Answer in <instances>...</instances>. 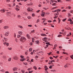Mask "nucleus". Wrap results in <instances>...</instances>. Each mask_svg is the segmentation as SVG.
<instances>
[{
	"label": "nucleus",
	"mask_w": 73,
	"mask_h": 73,
	"mask_svg": "<svg viewBox=\"0 0 73 73\" xmlns=\"http://www.w3.org/2000/svg\"><path fill=\"white\" fill-rule=\"evenodd\" d=\"M20 40L22 42H24L27 40V39L24 36H22L20 38Z\"/></svg>",
	"instance_id": "nucleus-1"
},
{
	"label": "nucleus",
	"mask_w": 73,
	"mask_h": 73,
	"mask_svg": "<svg viewBox=\"0 0 73 73\" xmlns=\"http://www.w3.org/2000/svg\"><path fill=\"white\" fill-rule=\"evenodd\" d=\"M42 40L44 41V42H47V40H48V38L46 37H45L44 38L42 39Z\"/></svg>",
	"instance_id": "nucleus-2"
},
{
	"label": "nucleus",
	"mask_w": 73,
	"mask_h": 73,
	"mask_svg": "<svg viewBox=\"0 0 73 73\" xmlns=\"http://www.w3.org/2000/svg\"><path fill=\"white\" fill-rule=\"evenodd\" d=\"M13 58L14 60H18L19 59V57L16 56H13Z\"/></svg>",
	"instance_id": "nucleus-3"
},
{
	"label": "nucleus",
	"mask_w": 73,
	"mask_h": 73,
	"mask_svg": "<svg viewBox=\"0 0 73 73\" xmlns=\"http://www.w3.org/2000/svg\"><path fill=\"white\" fill-rule=\"evenodd\" d=\"M33 9L32 8H31L30 7H29L27 9V11H28V12H31V11H33Z\"/></svg>",
	"instance_id": "nucleus-4"
},
{
	"label": "nucleus",
	"mask_w": 73,
	"mask_h": 73,
	"mask_svg": "<svg viewBox=\"0 0 73 73\" xmlns=\"http://www.w3.org/2000/svg\"><path fill=\"white\" fill-rule=\"evenodd\" d=\"M9 34V31H7L5 33V35L6 36H8Z\"/></svg>",
	"instance_id": "nucleus-5"
},
{
	"label": "nucleus",
	"mask_w": 73,
	"mask_h": 73,
	"mask_svg": "<svg viewBox=\"0 0 73 73\" xmlns=\"http://www.w3.org/2000/svg\"><path fill=\"white\" fill-rule=\"evenodd\" d=\"M45 14V13L44 12H42V13L41 14V16L42 17H44Z\"/></svg>",
	"instance_id": "nucleus-6"
},
{
	"label": "nucleus",
	"mask_w": 73,
	"mask_h": 73,
	"mask_svg": "<svg viewBox=\"0 0 73 73\" xmlns=\"http://www.w3.org/2000/svg\"><path fill=\"white\" fill-rule=\"evenodd\" d=\"M17 67H14L13 68V72H15V71H16V70H17Z\"/></svg>",
	"instance_id": "nucleus-7"
},
{
	"label": "nucleus",
	"mask_w": 73,
	"mask_h": 73,
	"mask_svg": "<svg viewBox=\"0 0 73 73\" xmlns=\"http://www.w3.org/2000/svg\"><path fill=\"white\" fill-rule=\"evenodd\" d=\"M41 36H46V34H45L44 33H41L40 34Z\"/></svg>",
	"instance_id": "nucleus-8"
},
{
	"label": "nucleus",
	"mask_w": 73,
	"mask_h": 73,
	"mask_svg": "<svg viewBox=\"0 0 73 73\" xmlns=\"http://www.w3.org/2000/svg\"><path fill=\"white\" fill-rule=\"evenodd\" d=\"M6 13L7 15H8V16H10V15H11V12H8Z\"/></svg>",
	"instance_id": "nucleus-9"
},
{
	"label": "nucleus",
	"mask_w": 73,
	"mask_h": 73,
	"mask_svg": "<svg viewBox=\"0 0 73 73\" xmlns=\"http://www.w3.org/2000/svg\"><path fill=\"white\" fill-rule=\"evenodd\" d=\"M18 34H20L21 35H22L23 34V32L21 31H19L18 32Z\"/></svg>",
	"instance_id": "nucleus-10"
},
{
	"label": "nucleus",
	"mask_w": 73,
	"mask_h": 73,
	"mask_svg": "<svg viewBox=\"0 0 73 73\" xmlns=\"http://www.w3.org/2000/svg\"><path fill=\"white\" fill-rule=\"evenodd\" d=\"M46 44H48L46 45V46L47 47H48V46H49V45H50V43H49L48 42H46Z\"/></svg>",
	"instance_id": "nucleus-11"
},
{
	"label": "nucleus",
	"mask_w": 73,
	"mask_h": 73,
	"mask_svg": "<svg viewBox=\"0 0 73 73\" xmlns=\"http://www.w3.org/2000/svg\"><path fill=\"white\" fill-rule=\"evenodd\" d=\"M4 29H8V28L9 27L8 26H5L3 27Z\"/></svg>",
	"instance_id": "nucleus-12"
},
{
	"label": "nucleus",
	"mask_w": 73,
	"mask_h": 73,
	"mask_svg": "<svg viewBox=\"0 0 73 73\" xmlns=\"http://www.w3.org/2000/svg\"><path fill=\"white\" fill-rule=\"evenodd\" d=\"M36 44H38L40 43V42L39 40H36L35 41Z\"/></svg>",
	"instance_id": "nucleus-13"
},
{
	"label": "nucleus",
	"mask_w": 73,
	"mask_h": 73,
	"mask_svg": "<svg viewBox=\"0 0 73 73\" xmlns=\"http://www.w3.org/2000/svg\"><path fill=\"white\" fill-rule=\"evenodd\" d=\"M32 67H31L30 68H28L27 69L28 70V71H29L30 70H32Z\"/></svg>",
	"instance_id": "nucleus-14"
},
{
	"label": "nucleus",
	"mask_w": 73,
	"mask_h": 73,
	"mask_svg": "<svg viewBox=\"0 0 73 73\" xmlns=\"http://www.w3.org/2000/svg\"><path fill=\"white\" fill-rule=\"evenodd\" d=\"M25 60V58H23L21 59L20 60V61H24V60Z\"/></svg>",
	"instance_id": "nucleus-15"
},
{
	"label": "nucleus",
	"mask_w": 73,
	"mask_h": 73,
	"mask_svg": "<svg viewBox=\"0 0 73 73\" xmlns=\"http://www.w3.org/2000/svg\"><path fill=\"white\" fill-rule=\"evenodd\" d=\"M27 37L28 38H29V39H30V36L28 34H27Z\"/></svg>",
	"instance_id": "nucleus-16"
},
{
	"label": "nucleus",
	"mask_w": 73,
	"mask_h": 73,
	"mask_svg": "<svg viewBox=\"0 0 73 73\" xmlns=\"http://www.w3.org/2000/svg\"><path fill=\"white\" fill-rule=\"evenodd\" d=\"M33 68L35 70H37V67L36 66H34L33 67Z\"/></svg>",
	"instance_id": "nucleus-17"
},
{
	"label": "nucleus",
	"mask_w": 73,
	"mask_h": 73,
	"mask_svg": "<svg viewBox=\"0 0 73 73\" xmlns=\"http://www.w3.org/2000/svg\"><path fill=\"white\" fill-rule=\"evenodd\" d=\"M68 21H70V22H72V19L70 18H69L68 20Z\"/></svg>",
	"instance_id": "nucleus-18"
},
{
	"label": "nucleus",
	"mask_w": 73,
	"mask_h": 73,
	"mask_svg": "<svg viewBox=\"0 0 73 73\" xmlns=\"http://www.w3.org/2000/svg\"><path fill=\"white\" fill-rule=\"evenodd\" d=\"M58 23H60V21H61V19H60V18H58Z\"/></svg>",
	"instance_id": "nucleus-19"
},
{
	"label": "nucleus",
	"mask_w": 73,
	"mask_h": 73,
	"mask_svg": "<svg viewBox=\"0 0 73 73\" xmlns=\"http://www.w3.org/2000/svg\"><path fill=\"white\" fill-rule=\"evenodd\" d=\"M17 17L19 19L21 18V16H20V15H18L17 16Z\"/></svg>",
	"instance_id": "nucleus-20"
},
{
	"label": "nucleus",
	"mask_w": 73,
	"mask_h": 73,
	"mask_svg": "<svg viewBox=\"0 0 73 73\" xmlns=\"http://www.w3.org/2000/svg\"><path fill=\"white\" fill-rule=\"evenodd\" d=\"M65 29H67V30H70L71 29L70 28H67L66 27H65Z\"/></svg>",
	"instance_id": "nucleus-21"
},
{
	"label": "nucleus",
	"mask_w": 73,
	"mask_h": 73,
	"mask_svg": "<svg viewBox=\"0 0 73 73\" xmlns=\"http://www.w3.org/2000/svg\"><path fill=\"white\" fill-rule=\"evenodd\" d=\"M18 27L20 28H21V29H23V27L22 26H21L20 25H19Z\"/></svg>",
	"instance_id": "nucleus-22"
},
{
	"label": "nucleus",
	"mask_w": 73,
	"mask_h": 73,
	"mask_svg": "<svg viewBox=\"0 0 73 73\" xmlns=\"http://www.w3.org/2000/svg\"><path fill=\"white\" fill-rule=\"evenodd\" d=\"M58 3H62V2L61 0H57Z\"/></svg>",
	"instance_id": "nucleus-23"
},
{
	"label": "nucleus",
	"mask_w": 73,
	"mask_h": 73,
	"mask_svg": "<svg viewBox=\"0 0 73 73\" xmlns=\"http://www.w3.org/2000/svg\"><path fill=\"white\" fill-rule=\"evenodd\" d=\"M61 9H58L57 10V12H60L61 11Z\"/></svg>",
	"instance_id": "nucleus-24"
},
{
	"label": "nucleus",
	"mask_w": 73,
	"mask_h": 73,
	"mask_svg": "<svg viewBox=\"0 0 73 73\" xmlns=\"http://www.w3.org/2000/svg\"><path fill=\"white\" fill-rule=\"evenodd\" d=\"M35 32V30H33L31 31V33H34Z\"/></svg>",
	"instance_id": "nucleus-25"
},
{
	"label": "nucleus",
	"mask_w": 73,
	"mask_h": 73,
	"mask_svg": "<svg viewBox=\"0 0 73 73\" xmlns=\"http://www.w3.org/2000/svg\"><path fill=\"white\" fill-rule=\"evenodd\" d=\"M21 72L22 73H25V71L24 70H21Z\"/></svg>",
	"instance_id": "nucleus-26"
},
{
	"label": "nucleus",
	"mask_w": 73,
	"mask_h": 73,
	"mask_svg": "<svg viewBox=\"0 0 73 73\" xmlns=\"http://www.w3.org/2000/svg\"><path fill=\"white\" fill-rule=\"evenodd\" d=\"M39 22H40V19H38L36 21V23H38Z\"/></svg>",
	"instance_id": "nucleus-27"
},
{
	"label": "nucleus",
	"mask_w": 73,
	"mask_h": 73,
	"mask_svg": "<svg viewBox=\"0 0 73 73\" xmlns=\"http://www.w3.org/2000/svg\"><path fill=\"white\" fill-rule=\"evenodd\" d=\"M32 50V48H30L29 49V52H31Z\"/></svg>",
	"instance_id": "nucleus-28"
},
{
	"label": "nucleus",
	"mask_w": 73,
	"mask_h": 73,
	"mask_svg": "<svg viewBox=\"0 0 73 73\" xmlns=\"http://www.w3.org/2000/svg\"><path fill=\"white\" fill-rule=\"evenodd\" d=\"M4 38L5 41H7V40H8V39H7V38Z\"/></svg>",
	"instance_id": "nucleus-29"
},
{
	"label": "nucleus",
	"mask_w": 73,
	"mask_h": 73,
	"mask_svg": "<svg viewBox=\"0 0 73 73\" xmlns=\"http://www.w3.org/2000/svg\"><path fill=\"white\" fill-rule=\"evenodd\" d=\"M18 39H17V38H15V41L17 42H18V41L17 40Z\"/></svg>",
	"instance_id": "nucleus-30"
},
{
	"label": "nucleus",
	"mask_w": 73,
	"mask_h": 73,
	"mask_svg": "<svg viewBox=\"0 0 73 73\" xmlns=\"http://www.w3.org/2000/svg\"><path fill=\"white\" fill-rule=\"evenodd\" d=\"M32 16L33 17H35V13L32 14Z\"/></svg>",
	"instance_id": "nucleus-31"
},
{
	"label": "nucleus",
	"mask_w": 73,
	"mask_h": 73,
	"mask_svg": "<svg viewBox=\"0 0 73 73\" xmlns=\"http://www.w3.org/2000/svg\"><path fill=\"white\" fill-rule=\"evenodd\" d=\"M11 58H9L8 60V61H11Z\"/></svg>",
	"instance_id": "nucleus-32"
},
{
	"label": "nucleus",
	"mask_w": 73,
	"mask_h": 73,
	"mask_svg": "<svg viewBox=\"0 0 73 73\" xmlns=\"http://www.w3.org/2000/svg\"><path fill=\"white\" fill-rule=\"evenodd\" d=\"M1 72H5V70H4V69H2L1 70Z\"/></svg>",
	"instance_id": "nucleus-33"
},
{
	"label": "nucleus",
	"mask_w": 73,
	"mask_h": 73,
	"mask_svg": "<svg viewBox=\"0 0 73 73\" xmlns=\"http://www.w3.org/2000/svg\"><path fill=\"white\" fill-rule=\"evenodd\" d=\"M62 36V35H59L58 36V37H61Z\"/></svg>",
	"instance_id": "nucleus-34"
},
{
	"label": "nucleus",
	"mask_w": 73,
	"mask_h": 73,
	"mask_svg": "<svg viewBox=\"0 0 73 73\" xmlns=\"http://www.w3.org/2000/svg\"><path fill=\"white\" fill-rule=\"evenodd\" d=\"M27 18L28 19H31V17L29 16L27 17Z\"/></svg>",
	"instance_id": "nucleus-35"
},
{
	"label": "nucleus",
	"mask_w": 73,
	"mask_h": 73,
	"mask_svg": "<svg viewBox=\"0 0 73 73\" xmlns=\"http://www.w3.org/2000/svg\"><path fill=\"white\" fill-rule=\"evenodd\" d=\"M20 58H24V56H20Z\"/></svg>",
	"instance_id": "nucleus-36"
},
{
	"label": "nucleus",
	"mask_w": 73,
	"mask_h": 73,
	"mask_svg": "<svg viewBox=\"0 0 73 73\" xmlns=\"http://www.w3.org/2000/svg\"><path fill=\"white\" fill-rule=\"evenodd\" d=\"M52 21L51 20H49L48 21V23H51Z\"/></svg>",
	"instance_id": "nucleus-37"
},
{
	"label": "nucleus",
	"mask_w": 73,
	"mask_h": 73,
	"mask_svg": "<svg viewBox=\"0 0 73 73\" xmlns=\"http://www.w3.org/2000/svg\"><path fill=\"white\" fill-rule=\"evenodd\" d=\"M9 43H7V42L6 43V45L7 46H9Z\"/></svg>",
	"instance_id": "nucleus-38"
},
{
	"label": "nucleus",
	"mask_w": 73,
	"mask_h": 73,
	"mask_svg": "<svg viewBox=\"0 0 73 73\" xmlns=\"http://www.w3.org/2000/svg\"><path fill=\"white\" fill-rule=\"evenodd\" d=\"M66 20V18H65V19H63L62 20V21L64 22L65 20Z\"/></svg>",
	"instance_id": "nucleus-39"
},
{
	"label": "nucleus",
	"mask_w": 73,
	"mask_h": 73,
	"mask_svg": "<svg viewBox=\"0 0 73 73\" xmlns=\"http://www.w3.org/2000/svg\"><path fill=\"white\" fill-rule=\"evenodd\" d=\"M57 17H58V16H55L54 17V19H56V18H57Z\"/></svg>",
	"instance_id": "nucleus-40"
},
{
	"label": "nucleus",
	"mask_w": 73,
	"mask_h": 73,
	"mask_svg": "<svg viewBox=\"0 0 73 73\" xmlns=\"http://www.w3.org/2000/svg\"><path fill=\"white\" fill-rule=\"evenodd\" d=\"M15 10H16V11H19V9L17 8L16 7L15 9Z\"/></svg>",
	"instance_id": "nucleus-41"
},
{
	"label": "nucleus",
	"mask_w": 73,
	"mask_h": 73,
	"mask_svg": "<svg viewBox=\"0 0 73 73\" xmlns=\"http://www.w3.org/2000/svg\"><path fill=\"white\" fill-rule=\"evenodd\" d=\"M12 48H8V49H9V50H12Z\"/></svg>",
	"instance_id": "nucleus-42"
},
{
	"label": "nucleus",
	"mask_w": 73,
	"mask_h": 73,
	"mask_svg": "<svg viewBox=\"0 0 73 73\" xmlns=\"http://www.w3.org/2000/svg\"><path fill=\"white\" fill-rule=\"evenodd\" d=\"M68 64H66L64 66V67L65 68H67Z\"/></svg>",
	"instance_id": "nucleus-43"
},
{
	"label": "nucleus",
	"mask_w": 73,
	"mask_h": 73,
	"mask_svg": "<svg viewBox=\"0 0 73 73\" xmlns=\"http://www.w3.org/2000/svg\"><path fill=\"white\" fill-rule=\"evenodd\" d=\"M21 36L20 35H17V37L18 38L20 37H21Z\"/></svg>",
	"instance_id": "nucleus-44"
},
{
	"label": "nucleus",
	"mask_w": 73,
	"mask_h": 73,
	"mask_svg": "<svg viewBox=\"0 0 73 73\" xmlns=\"http://www.w3.org/2000/svg\"><path fill=\"white\" fill-rule=\"evenodd\" d=\"M62 12H66V10L64 9L62 11Z\"/></svg>",
	"instance_id": "nucleus-45"
},
{
	"label": "nucleus",
	"mask_w": 73,
	"mask_h": 73,
	"mask_svg": "<svg viewBox=\"0 0 73 73\" xmlns=\"http://www.w3.org/2000/svg\"><path fill=\"white\" fill-rule=\"evenodd\" d=\"M28 27H32V25H28Z\"/></svg>",
	"instance_id": "nucleus-46"
},
{
	"label": "nucleus",
	"mask_w": 73,
	"mask_h": 73,
	"mask_svg": "<svg viewBox=\"0 0 73 73\" xmlns=\"http://www.w3.org/2000/svg\"><path fill=\"white\" fill-rule=\"evenodd\" d=\"M71 8H72V7H70V6H68V9H71Z\"/></svg>",
	"instance_id": "nucleus-47"
},
{
	"label": "nucleus",
	"mask_w": 73,
	"mask_h": 73,
	"mask_svg": "<svg viewBox=\"0 0 73 73\" xmlns=\"http://www.w3.org/2000/svg\"><path fill=\"white\" fill-rule=\"evenodd\" d=\"M25 54L26 55H28V52H25Z\"/></svg>",
	"instance_id": "nucleus-48"
},
{
	"label": "nucleus",
	"mask_w": 73,
	"mask_h": 73,
	"mask_svg": "<svg viewBox=\"0 0 73 73\" xmlns=\"http://www.w3.org/2000/svg\"><path fill=\"white\" fill-rule=\"evenodd\" d=\"M3 23V20H0V23Z\"/></svg>",
	"instance_id": "nucleus-49"
},
{
	"label": "nucleus",
	"mask_w": 73,
	"mask_h": 73,
	"mask_svg": "<svg viewBox=\"0 0 73 73\" xmlns=\"http://www.w3.org/2000/svg\"><path fill=\"white\" fill-rule=\"evenodd\" d=\"M70 22H71L70 23V24H73V21H72Z\"/></svg>",
	"instance_id": "nucleus-50"
},
{
	"label": "nucleus",
	"mask_w": 73,
	"mask_h": 73,
	"mask_svg": "<svg viewBox=\"0 0 73 73\" xmlns=\"http://www.w3.org/2000/svg\"><path fill=\"white\" fill-rule=\"evenodd\" d=\"M42 20H44V21L46 20V19L44 18H42Z\"/></svg>",
	"instance_id": "nucleus-51"
},
{
	"label": "nucleus",
	"mask_w": 73,
	"mask_h": 73,
	"mask_svg": "<svg viewBox=\"0 0 73 73\" xmlns=\"http://www.w3.org/2000/svg\"><path fill=\"white\" fill-rule=\"evenodd\" d=\"M59 49H61V48H62V47L61 46H59Z\"/></svg>",
	"instance_id": "nucleus-52"
},
{
	"label": "nucleus",
	"mask_w": 73,
	"mask_h": 73,
	"mask_svg": "<svg viewBox=\"0 0 73 73\" xmlns=\"http://www.w3.org/2000/svg\"><path fill=\"white\" fill-rule=\"evenodd\" d=\"M32 72H33V71H29V73H32Z\"/></svg>",
	"instance_id": "nucleus-53"
},
{
	"label": "nucleus",
	"mask_w": 73,
	"mask_h": 73,
	"mask_svg": "<svg viewBox=\"0 0 73 73\" xmlns=\"http://www.w3.org/2000/svg\"><path fill=\"white\" fill-rule=\"evenodd\" d=\"M15 3H13V6H12L13 7H14V6H15Z\"/></svg>",
	"instance_id": "nucleus-54"
},
{
	"label": "nucleus",
	"mask_w": 73,
	"mask_h": 73,
	"mask_svg": "<svg viewBox=\"0 0 73 73\" xmlns=\"http://www.w3.org/2000/svg\"><path fill=\"white\" fill-rule=\"evenodd\" d=\"M52 66L51 65L50 66L49 68V69H52Z\"/></svg>",
	"instance_id": "nucleus-55"
},
{
	"label": "nucleus",
	"mask_w": 73,
	"mask_h": 73,
	"mask_svg": "<svg viewBox=\"0 0 73 73\" xmlns=\"http://www.w3.org/2000/svg\"><path fill=\"white\" fill-rule=\"evenodd\" d=\"M38 56H37V55H36L35 56V58H38Z\"/></svg>",
	"instance_id": "nucleus-56"
},
{
	"label": "nucleus",
	"mask_w": 73,
	"mask_h": 73,
	"mask_svg": "<svg viewBox=\"0 0 73 73\" xmlns=\"http://www.w3.org/2000/svg\"><path fill=\"white\" fill-rule=\"evenodd\" d=\"M56 53L57 54H59L60 53H59V51H57L56 52Z\"/></svg>",
	"instance_id": "nucleus-57"
},
{
	"label": "nucleus",
	"mask_w": 73,
	"mask_h": 73,
	"mask_svg": "<svg viewBox=\"0 0 73 73\" xmlns=\"http://www.w3.org/2000/svg\"><path fill=\"white\" fill-rule=\"evenodd\" d=\"M40 10H38L36 11L37 13H39V12H40Z\"/></svg>",
	"instance_id": "nucleus-58"
},
{
	"label": "nucleus",
	"mask_w": 73,
	"mask_h": 73,
	"mask_svg": "<svg viewBox=\"0 0 73 73\" xmlns=\"http://www.w3.org/2000/svg\"><path fill=\"white\" fill-rule=\"evenodd\" d=\"M57 8V6L55 7H53V9H56V8Z\"/></svg>",
	"instance_id": "nucleus-59"
},
{
	"label": "nucleus",
	"mask_w": 73,
	"mask_h": 73,
	"mask_svg": "<svg viewBox=\"0 0 73 73\" xmlns=\"http://www.w3.org/2000/svg\"><path fill=\"white\" fill-rule=\"evenodd\" d=\"M14 36L15 37H16V33H15L14 34Z\"/></svg>",
	"instance_id": "nucleus-60"
},
{
	"label": "nucleus",
	"mask_w": 73,
	"mask_h": 73,
	"mask_svg": "<svg viewBox=\"0 0 73 73\" xmlns=\"http://www.w3.org/2000/svg\"><path fill=\"white\" fill-rule=\"evenodd\" d=\"M50 60H52V59H53V58L52 57H50Z\"/></svg>",
	"instance_id": "nucleus-61"
},
{
	"label": "nucleus",
	"mask_w": 73,
	"mask_h": 73,
	"mask_svg": "<svg viewBox=\"0 0 73 73\" xmlns=\"http://www.w3.org/2000/svg\"><path fill=\"white\" fill-rule=\"evenodd\" d=\"M7 43V42H5L3 43V44L5 45H6V44Z\"/></svg>",
	"instance_id": "nucleus-62"
},
{
	"label": "nucleus",
	"mask_w": 73,
	"mask_h": 73,
	"mask_svg": "<svg viewBox=\"0 0 73 73\" xmlns=\"http://www.w3.org/2000/svg\"><path fill=\"white\" fill-rule=\"evenodd\" d=\"M46 1H47V3H49L50 2V1H49L46 0Z\"/></svg>",
	"instance_id": "nucleus-63"
},
{
	"label": "nucleus",
	"mask_w": 73,
	"mask_h": 73,
	"mask_svg": "<svg viewBox=\"0 0 73 73\" xmlns=\"http://www.w3.org/2000/svg\"><path fill=\"white\" fill-rule=\"evenodd\" d=\"M5 73H9V72L7 71L5 72Z\"/></svg>",
	"instance_id": "nucleus-64"
}]
</instances>
